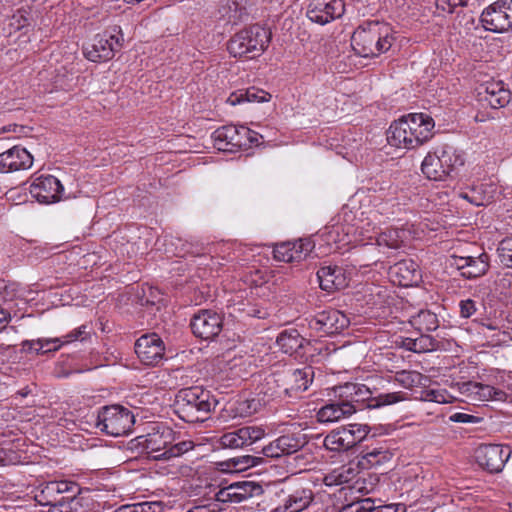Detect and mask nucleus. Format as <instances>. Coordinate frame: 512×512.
I'll list each match as a JSON object with an SVG mask.
<instances>
[{
  "instance_id": "8",
  "label": "nucleus",
  "mask_w": 512,
  "mask_h": 512,
  "mask_svg": "<svg viewBox=\"0 0 512 512\" xmlns=\"http://www.w3.org/2000/svg\"><path fill=\"white\" fill-rule=\"evenodd\" d=\"M133 424V414L119 405L103 407L98 413L97 427L111 436L126 435Z\"/></svg>"
},
{
  "instance_id": "51",
  "label": "nucleus",
  "mask_w": 512,
  "mask_h": 512,
  "mask_svg": "<svg viewBox=\"0 0 512 512\" xmlns=\"http://www.w3.org/2000/svg\"><path fill=\"white\" fill-rule=\"evenodd\" d=\"M262 454L269 458H280L284 456L278 439L263 447Z\"/></svg>"
},
{
  "instance_id": "59",
  "label": "nucleus",
  "mask_w": 512,
  "mask_h": 512,
  "mask_svg": "<svg viewBox=\"0 0 512 512\" xmlns=\"http://www.w3.org/2000/svg\"><path fill=\"white\" fill-rule=\"evenodd\" d=\"M373 512H405V507L402 504H389V505H375Z\"/></svg>"
},
{
  "instance_id": "24",
  "label": "nucleus",
  "mask_w": 512,
  "mask_h": 512,
  "mask_svg": "<svg viewBox=\"0 0 512 512\" xmlns=\"http://www.w3.org/2000/svg\"><path fill=\"white\" fill-rule=\"evenodd\" d=\"M358 410L357 406L348 403H341L336 399H331L329 403L322 406L317 414V420L320 423L338 422L354 414Z\"/></svg>"
},
{
  "instance_id": "19",
  "label": "nucleus",
  "mask_w": 512,
  "mask_h": 512,
  "mask_svg": "<svg viewBox=\"0 0 512 512\" xmlns=\"http://www.w3.org/2000/svg\"><path fill=\"white\" fill-rule=\"evenodd\" d=\"M453 262L466 279H475L485 275L490 267V256L486 252H482L477 256H453Z\"/></svg>"
},
{
  "instance_id": "36",
  "label": "nucleus",
  "mask_w": 512,
  "mask_h": 512,
  "mask_svg": "<svg viewBox=\"0 0 512 512\" xmlns=\"http://www.w3.org/2000/svg\"><path fill=\"white\" fill-rule=\"evenodd\" d=\"M82 500V497L75 494L62 496L47 512H86V508L82 505Z\"/></svg>"
},
{
  "instance_id": "15",
  "label": "nucleus",
  "mask_w": 512,
  "mask_h": 512,
  "mask_svg": "<svg viewBox=\"0 0 512 512\" xmlns=\"http://www.w3.org/2000/svg\"><path fill=\"white\" fill-rule=\"evenodd\" d=\"M243 127L226 125L216 129L212 133L214 146L220 151L234 152L240 149H247L246 136Z\"/></svg>"
},
{
  "instance_id": "3",
  "label": "nucleus",
  "mask_w": 512,
  "mask_h": 512,
  "mask_svg": "<svg viewBox=\"0 0 512 512\" xmlns=\"http://www.w3.org/2000/svg\"><path fill=\"white\" fill-rule=\"evenodd\" d=\"M218 401L208 390L199 386L178 391L174 401V411L187 423L203 422L215 409Z\"/></svg>"
},
{
  "instance_id": "12",
  "label": "nucleus",
  "mask_w": 512,
  "mask_h": 512,
  "mask_svg": "<svg viewBox=\"0 0 512 512\" xmlns=\"http://www.w3.org/2000/svg\"><path fill=\"white\" fill-rule=\"evenodd\" d=\"M348 317L336 309L324 310L317 313L308 321L310 329L317 332L332 335L338 334L349 326Z\"/></svg>"
},
{
  "instance_id": "2",
  "label": "nucleus",
  "mask_w": 512,
  "mask_h": 512,
  "mask_svg": "<svg viewBox=\"0 0 512 512\" xmlns=\"http://www.w3.org/2000/svg\"><path fill=\"white\" fill-rule=\"evenodd\" d=\"M138 445L146 450L147 454L156 461H171L193 450L195 444L191 440L175 442L174 431L166 426L159 425L146 435L137 438Z\"/></svg>"
},
{
  "instance_id": "37",
  "label": "nucleus",
  "mask_w": 512,
  "mask_h": 512,
  "mask_svg": "<svg viewBox=\"0 0 512 512\" xmlns=\"http://www.w3.org/2000/svg\"><path fill=\"white\" fill-rule=\"evenodd\" d=\"M233 489L236 492V503H240L251 497L260 496L263 493L262 486L252 481L234 483Z\"/></svg>"
},
{
  "instance_id": "13",
  "label": "nucleus",
  "mask_w": 512,
  "mask_h": 512,
  "mask_svg": "<svg viewBox=\"0 0 512 512\" xmlns=\"http://www.w3.org/2000/svg\"><path fill=\"white\" fill-rule=\"evenodd\" d=\"M193 334L203 340H212L221 332L223 319L212 310H201L193 316L190 323Z\"/></svg>"
},
{
  "instance_id": "56",
  "label": "nucleus",
  "mask_w": 512,
  "mask_h": 512,
  "mask_svg": "<svg viewBox=\"0 0 512 512\" xmlns=\"http://www.w3.org/2000/svg\"><path fill=\"white\" fill-rule=\"evenodd\" d=\"M353 512H373L374 509V500L371 498H366L359 501L356 504L351 505Z\"/></svg>"
},
{
  "instance_id": "57",
  "label": "nucleus",
  "mask_w": 512,
  "mask_h": 512,
  "mask_svg": "<svg viewBox=\"0 0 512 512\" xmlns=\"http://www.w3.org/2000/svg\"><path fill=\"white\" fill-rule=\"evenodd\" d=\"M86 334V325H81L80 327L76 328L69 334L62 336L63 340H65V344L71 343L76 340H83V335Z\"/></svg>"
},
{
  "instance_id": "44",
  "label": "nucleus",
  "mask_w": 512,
  "mask_h": 512,
  "mask_svg": "<svg viewBox=\"0 0 512 512\" xmlns=\"http://www.w3.org/2000/svg\"><path fill=\"white\" fill-rule=\"evenodd\" d=\"M356 395H354V404H362L365 405L366 408H369V405L372 404V400H374L373 392L364 384L357 383L356 385Z\"/></svg>"
},
{
  "instance_id": "53",
  "label": "nucleus",
  "mask_w": 512,
  "mask_h": 512,
  "mask_svg": "<svg viewBox=\"0 0 512 512\" xmlns=\"http://www.w3.org/2000/svg\"><path fill=\"white\" fill-rule=\"evenodd\" d=\"M460 314L464 318L471 317L476 312V303L472 299L462 300L459 303Z\"/></svg>"
},
{
  "instance_id": "41",
  "label": "nucleus",
  "mask_w": 512,
  "mask_h": 512,
  "mask_svg": "<svg viewBox=\"0 0 512 512\" xmlns=\"http://www.w3.org/2000/svg\"><path fill=\"white\" fill-rule=\"evenodd\" d=\"M356 385L357 383L347 382L343 385L335 386L333 388L335 399L341 403H348L352 406H356L354 404V395H356Z\"/></svg>"
},
{
  "instance_id": "35",
  "label": "nucleus",
  "mask_w": 512,
  "mask_h": 512,
  "mask_svg": "<svg viewBox=\"0 0 512 512\" xmlns=\"http://www.w3.org/2000/svg\"><path fill=\"white\" fill-rule=\"evenodd\" d=\"M391 458L392 453L388 449L383 446L375 447L363 454L359 465L363 468L376 467L390 461Z\"/></svg>"
},
{
  "instance_id": "11",
  "label": "nucleus",
  "mask_w": 512,
  "mask_h": 512,
  "mask_svg": "<svg viewBox=\"0 0 512 512\" xmlns=\"http://www.w3.org/2000/svg\"><path fill=\"white\" fill-rule=\"evenodd\" d=\"M512 449L509 445L481 444L476 448V462L490 473H499L509 460Z\"/></svg>"
},
{
  "instance_id": "17",
  "label": "nucleus",
  "mask_w": 512,
  "mask_h": 512,
  "mask_svg": "<svg viewBox=\"0 0 512 512\" xmlns=\"http://www.w3.org/2000/svg\"><path fill=\"white\" fill-rule=\"evenodd\" d=\"M265 430L259 426H245L231 432L224 433L219 438L222 448L239 449L261 440Z\"/></svg>"
},
{
  "instance_id": "31",
  "label": "nucleus",
  "mask_w": 512,
  "mask_h": 512,
  "mask_svg": "<svg viewBox=\"0 0 512 512\" xmlns=\"http://www.w3.org/2000/svg\"><path fill=\"white\" fill-rule=\"evenodd\" d=\"M63 345H65V340L61 337L39 338L37 340H26L22 343L24 351H34L37 354L57 351Z\"/></svg>"
},
{
  "instance_id": "64",
  "label": "nucleus",
  "mask_w": 512,
  "mask_h": 512,
  "mask_svg": "<svg viewBox=\"0 0 512 512\" xmlns=\"http://www.w3.org/2000/svg\"><path fill=\"white\" fill-rule=\"evenodd\" d=\"M187 512H216V508H211L210 505H199L191 508Z\"/></svg>"
},
{
  "instance_id": "55",
  "label": "nucleus",
  "mask_w": 512,
  "mask_h": 512,
  "mask_svg": "<svg viewBox=\"0 0 512 512\" xmlns=\"http://www.w3.org/2000/svg\"><path fill=\"white\" fill-rule=\"evenodd\" d=\"M450 421L455 423H478L480 418L474 415L457 412L449 417Z\"/></svg>"
},
{
  "instance_id": "6",
  "label": "nucleus",
  "mask_w": 512,
  "mask_h": 512,
  "mask_svg": "<svg viewBox=\"0 0 512 512\" xmlns=\"http://www.w3.org/2000/svg\"><path fill=\"white\" fill-rule=\"evenodd\" d=\"M464 164V160L451 146H445L433 153H428L424 158L421 170L430 180L444 181L450 173Z\"/></svg>"
},
{
  "instance_id": "32",
  "label": "nucleus",
  "mask_w": 512,
  "mask_h": 512,
  "mask_svg": "<svg viewBox=\"0 0 512 512\" xmlns=\"http://www.w3.org/2000/svg\"><path fill=\"white\" fill-rule=\"evenodd\" d=\"M276 342L284 353L292 355L303 347L305 339L296 329H289L281 332Z\"/></svg>"
},
{
  "instance_id": "49",
  "label": "nucleus",
  "mask_w": 512,
  "mask_h": 512,
  "mask_svg": "<svg viewBox=\"0 0 512 512\" xmlns=\"http://www.w3.org/2000/svg\"><path fill=\"white\" fill-rule=\"evenodd\" d=\"M235 494H236V492L233 489V484H231L227 487L220 489L215 494V500L217 502H222V503H226V502L236 503Z\"/></svg>"
},
{
  "instance_id": "48",
  "label": "nucleus",
  "mask_w": 512,
  "mask_h": 512,
  "mask_svg": "<svg viewBox=\"0 0 512 512\" xmlns=\"http://www.w3.org/2000/svg\"><path fill=\"white\" fill-rule=\"evenodd\" d=\"M30 25L26 11L19 10L10 19V26L15 30L23 29Z\"/></svg>"
},
{
  "instance_id": "21",
  "label": "nucleus",
  "mask_w": 512,
  "mask_h": 512,
  "mask_svg": "<svg viewBox=\"0 0 512 512\" xmlns=\"http://www.w3.org/2000/svg\"><path fill=\"white\" fill-rule=\"evenodd\" d=\"M287 396L291 397L294 393L305 391L313 381V369L306 366L302 369H282L279 370Z\"/></svg>"
},
{
  "instance_id": "62",
  "label": "nucleus",
  "mask_w": 512,
  "mask_h": 512,
  "mask_svg": "<svg viewBox=\"0 0 512 512\" xmlns=\"http://www.w3.org/2000/svg\"><path fill=\"white\" fill-rule=\"evenodd\" d=\"M187 512H216V508H211L210 505H199L191 508Z\"/></svg>"
},
{
  "instance_id": "30",
  "label": "nucleus",
  "mask_w": 512,
  "mask_h": 512,
  "mask_svg": "<svg viewBox=\"0 0 512 512\" xmlns=\"http://www.w3.org/2000/svg\"><path fill=\"white\" fill-rule=\"evenodd\" d=\"M270 99L271 95L268 92L255 87H251L246 90H239L237 92L231 93L230 96L227 98V103H229L232 106H235L243 102H268Z\"/></svg>"
},
{
  "instance_id": "23",
  "label": "nucleus",
  "mask_w": 512,
  "mask_h": 512,
  "mask_svg": "<svg viewBox=\"0 0 512 512\" xmlns=\"http://www.w3.org/2000/svg\"><path fill=\"white\" fill-rule=\"evenodd\" d=\"M283 503L278 505L273 512H300L306 509L312 502L314 495L309 488H297L287 491Z\"/></svg>"
},
{
  "instance_id": "42",
  "label": "nucleus",
  "mask_w": 512,
  "mask_h": 512,
  "mask_svg": "<svg viewBox=\"0 0 512 512\" xmlns=\"http://www.w3.org/2000/svg\"><path fill=\"white\" fill-rule=\"evenodd\" d=\"M395 380L404 388H412L422 384L423 375L417 371L402 370L396 373Z\"/></svg>"
},
{
  "instance_id": "25",
  "label": "nucleus",
  "mask_w": 512,
  "mask_h": 512,
  "mask_svg": "<svg viewBox=\"0 0 512 512\" xmlns=\"http://www.w3.org/2000/svg\"><path fill=\"white\" fill-rule=\"evenodd\" d=\"M317 278L321 289L327 292L341 290L348 286L345 271L339 266L321 267L317 272Z\"/></svg>"
},
{
  "instance_id": "10",
  "label": "nucleus",
  "mask_w": 512,
  "mask_h": 512,
  "mask_svg": "<svg viewBox=\"0 0 512 512\" xmlns=\"http://www.w3.org/2000/svg\"><path fill=\"white\" fill-rule=\"evenodd\" d=\"M483 27L495 33L512 30V0H498L481 14Z\"/></svg>"
},
{
  "instance_id": "29",
  "label": "nucleus",
  "mask_w": 512,
  "mask_h": 512,
  "mask_svg": "<svg viewBox=\"0 0 512 512\" xmlns=\"http://www.w3.org/2000/svg\"><path fill=\"white\" fill-rule=\"evenodd\" d=\"M358 474L359 463H348L346 465H342L338 468H335L331 472H329L325 476L324 482L328 486L342 485L355 479Z\"/></svg>"
},
{
  "instance_id": "1",
  "label": "nucleus",
  "mask_w": 512,
  "mask_h": 512,
  "mask_svg": "<svg viewBox=\"0 0 512 512\" xmlns=\"http://www.w3.org/2000/svg\"><path fill=\"white\" fill-rule=\"evenodd\" d=\"M434 120L424 113H414L394 121L387 132V141L391 146L414 149L432 137Z\"/></svg>"
},
{
  "instance_id": "54",
  "label": "nucleus",
  "mask_w": 512,
  "mask_h": 512,
  "mask_svg": "<svg viewBox=\"0 0 512 512\" xmlns=\"http://www.w3.org/2000/svg\"><path fill=\"white\" fill-rule=\"evenodd\" d=\"M463 4V0H436V7L448 13H452L456 7Z\"/></svg>"
},
{
  "instance_id": "45",
  "label": "nucleus",
  "mask_w": 512,
  "mask_h": 512,
  "mask_svg": "<svg viewBox=\"0 0 512 512\" xmlns=\"http://www.w3.org/2000/svg\"><path fill=\"white\" fill-rule=\"evenodd\" d=\"M416 346L414 348V353H423L435 350L437 348V341L430 335L421 333V335L416 338Z\"/></svg>"
},
{
  "instance_id": "9",
  "label": "nucleus",
  "mask_w": 512,
  "mask_h": 512,
  "mask_svg": "<svg viewBox=\"0 0 512 512\" xmlns=\"http://www.w3.org/2000/svg\"><path fill=\"white\" fill-rule=\"evenodd\" d=\"M370 427L366 424H349L339 427L324 438V446L331 451H346L366 439Z\"/></svg>"
},
{
  "instance_id": "43",
  "label": "nucleus",
  "mask_w": 512,
  "mask_h": 512,
  "mask_svg": "<svg viewBox=\"0 0 512 512\" xmlns=\"http://www.w3.org/2000/svg\"><path fill=\"white\" fill-rule=\"evenodd\" d=\"M497 250L501 263L512 268V237L504 238L499 243Z\"/></svg>"
},
{
  "instance_id": "58",
  "label": "nucleus",
  "mask_w": 512,
  "mask_h": 512,
  "mask_svg": "<svg viewBox=\"0 0 512 512\" xmlns=\"http://www.w3.org/2000/svg\"><path fill=\"white\" fill-rule=\"evenodd\" d=\"M243 132L245 133L246 142H247V148H250L252 145H259L260 139H262V136L259 135L257 132L247 128L243 127Z\"/></svg>"
},
{
  "instance_id": "34",
  "label": "nucleus",
  "mask_w": 512,
  "mask_h": 512,
  "mask_svg": "<svg viewBox=\"0 0 512 512\" xmlns=\"http://www.w3.org/2000/svg\"><path fill=\"white\" fill-rule=\"evenodd\" d=\"M403 231L398 229H387L379 234L376 239L377 245L383 249V253L389 250H399L403 246Z\"/></svg>"
},
{
  "instance_id": "33",
  "label": "nucleus",
  "mask_w": 512,
  "mask_h": 512,
  "mask_svg": "<svg viewBox=\"0 0 512 512\" xmlns=\"http://www.w3.org/2000/svg\"><path fill=\"white\" fill-rule=\"evenodd\" d=\"M277 439L279 440L280 448L283 450L284 456L294 454L308 444L306 434L301 431L287 433Z\"/></svg>"
},
{
  "instance_id": "20",
  "label": "nucleus",
  "mask_w": 512,
  "mask_h": 512,
  "mask_svg": "<svg viewBox=\"0 0 512 512\" xmlns=\"http://www.w3.org/2000/svg\"><path fill=\"white\" fill-rule=\"evenodd\" d=\"M314 242L309 239H300L295 242L276 244L273 249L274 258L283 262L302 261L313 251Z\"/></svg>"
},
{
  "instance_id": "50",
  "label": "nucleus",
  "mask_w": 512,
  "mask_h": 512,
  "mask_svg": "<svg viewBox=\"0 0 512 512\" xmlns=\"http://www.w3.org/2000/svg\"><path fill=\"white\" fill-rule=\"evenodd\" d=\"M259 458L251 456V455H245L242 457L234 458L233 464L234 467L238 470H243L248 467H252L258 464Z\"/></svg>"
},
{
  "instance_id": "7",
  "label": "nucleus",
  "mask_w": 512,
  "mask_h": 512,
  "mask_svg": "<svg viewBox=\"0 0 512 512\" xmlns=\"http://www.w3.org/2000/svg\"><path fill=\"white\" fill-rule=\"evenodd\" d=\"M123 41L121 29L115 27L111 33L104 32L95 35L92 41L84 46L83 53L92 62L107 61L112 59L115 52L122 48Z\"/></svg>"
},
{
  "instance_id": "16",
  "label": "nucleus",
  "mask_w": 512,
  "mask_h": 512,
  "mask_svg": "<svg viewBox=\"0 0 512 512\" xmlns=\"http://www.w3.org/2000/svg\"><path fill=\"white\" fill-rule=\"evenodd\" d=\"M63 186L52 175L39 176L30 185V194L44 204L58 202L62 199Z\"/></svg>"
},
{
  "instance_id": "46",
  "label": "nucleus",
  "mask_w": 512,
  "mask_h": 512,
  "mask_svg": "<svg viewBox=\"0 0 512 512\" xmlns=\"http://www.w3.org/2000/svg\"><path fill=\"white\" fill-rule=\"evenodd\" d=\"M160 503L158 502H142L131 505H122L117 508L114 512H154L151 508H159Z\"/></svg>"
},
{
  "instance_id": "63",
  "label": "nucleus",
  "mask_w": 512,
  "mask_h": 512,
  "mask_svg": "<svg viewBox=\"0 0 512 512\" xmlns=\"http://www.w3.org/2000/svg\"><path fill=\"white\" fill-rule=\"evenodd\" d=\"M187 512H216V508H211L210 505H199L191 508Z\"/></svg>"
},
{
  "instance_id": "27",
  "label": "nucleus",
  "mask_w": 512,
  "mask_h": 512,
  "mask_svg": "<svg viewBox=\"0 0 512 512\" xmlns=\"http://www.w3.org/2000/svg\"><path fill=\"white\" fill-rule=\"evenodd\" d=\"M280 379L282 377L278 370L265 377L264 381L259 385V395L263 396L262 401L264 403L287 396L284 384Z\"/></svg>"
},
{
  "instance_id": "22",
  "label": "nucleus",
  "mask_w": 512,
  "mask_h": 512,
  "mask_svg": "<svg viewBox=\"0 0 512 512\" xmlns=\"http://www.w3.org/2000/svg\"><path fill=\"white\" fill-rule=\"evenodd\" d=\"M33 156L23 147L13 146L0 153V172L27 170L33 165Z\"/></svg>"
},
{
  "instance_id": "26",
  "label": "nucleus",
  "mask_w": 512,
  "mask_h": 512,
  "mask_svg": "<svg viewBox=\"0 0 512 512\" xmlns=\"http://www.w3.org/2000/svg\"><path fill=\"white\" fill-rule=\"evenodd\" d=\"M390 274L397 281L398 285L408 287L418 281L419 271L412 260H402L390 268Z\"/></svg>"
},
{
  "instance_id": "60",
  "label": "nucleus",
  "mask_w": 512,
  "mask_h": 512,
  "mask_svg": "<svg viewBox=\"0 0 512 512\" xmlns=\"http://www.w3.org/2000/svg\"><path fill=\"white\" fill-rule=\"evenodd\" d=\"M474 388L476 394H478L484 400H492V386L481 383H476Z\"/></svg>"
},
{
  "instance_id": "28",
  "label": "nucleus",
  "mask_w": 512,
  "mask_h": 512,
  "mask_svg": "<svg viewBox=\"0 0 512 512\" xmlns=\"http://www.w3.org/2000/svg\"><path fill=\"white\" fill-rule=\"evenodd\" d=\"M493 109L506 106L511 100V93L504 88L502 82L488 83L485 87L484 96L482 98Z\"/></svg>"
},
{
  "instance_id": "61",
  "label": "nucleus",
  "mask_w": 512,
  "mask_h": 512,
  "mask_svg": "<svg viewBox=\"0 0 512 512\" xmlns=\"http://www.w3.org/2000/svg\"><path fill=\"white\" fill-rule=\"evenodd\" d=\"M507 393L501 389L492 386V400L495 401H506Z\"/></svg>"
},
{
  "instance_id": "14",
  "label": "nucleus",
  "mask_w": 512,
  "mask_h": 512,
  "mask_svg": "<svg viewBox=\"0 0 512 512\" xmlns=\"http://www.w3.org/2000/svg\"><path fill=\"white\" fill-rule=\"evenodd\" d=\"M344 12L343 0H311L306 15L312 22L325 25L342 17Z\"/></svg>"
},
{
  "instance_id": "4",
  "label": "nucleus",
  "mask_w": 512,
  "mask_h": 512,
  "mask_svg": "<svg viewBox=\"0 0 512 512\" xmlns=\"http://www.w3.org/2000/svg\"><path fill=\"white\" fill-rule=\"evenodd\" d=\"M394 40L389 25L369 22L354 31L351 37V45L359 56L374 57L387 52Z\"/></svg>"
},
{
  "instance_id": "38",
  "label": "nucleus",
  "mask_w": 512,
  "mask_h": 512,
  "mask_svg": "<svg viewBox=\"0 0 512 512\" xmlns=\"http://www.w3.org/2000/svg\"><path fill=\"white\" fill-rule=\"evenodd\" d=\"M411 324L420 332L434 331L439 326L436 314L430 311H420L412 317Z\"/></svg>"
},
{
  "instance_id": "52",
  "label": "nucleus",
  "mask_w": 512,
  "mask_h": 512,
  "mask_svg": "<svg viewBox=\"0 0 512 512\" xmlns=\"http://www.w3.org/2000/svg\"><path fill=\"white\" fill-rule=\"evenodd\" d=\"M259 400L247 399L239 403L238 410L240 414L251 415L257 411Z\"/></svg>"
},
{
  "instance_id": "47",
  "label": "nucleus",
  "mask_w": 512,
  "mask_h": 512,
  "mask_svg": "<svg viewBox=\"0 0 512 512\" xmlns=\"http://www.w3.org/2000/svg\"><path fill=\"white\" fill-rule=\"evenodd\" d=\"M52 483L56 486V490L60 496H65L64 494L71 495L77 494L79 492V487L76 483L70 481H52Z\"/></svg>"
},
{
  "instance_id": "18",
  "label": "nucleus",
  "mask_w": 512,
  "mask_h": 512,
  "mask_svg": "<svg viewBox=\"0 0 512 512\" xmlns=\"http://www.w3.org/2000/svg\"><path fill=\"white\" fill-rule=\"evenodd\" d=\"M164 343L155 333L141 336L135 343V352L140 361L148 366L158 364L164 356Z\"/></svg>"
},
{
  "instance_id": "40",
  "label": "nucleus",
  "mask_w": 512,
  "mask_h": 512,
  "mask_svg": "<svg viewBox=\"0 0 512 512\" xmlns=\"http://www.w3.org/2000/svg\"><path fill=\"white\" fill-rule=\"evenodd\" d=\"M404 400H407V393L401 391L381 393L374 397L372 404L369 405V409H377L393 405Z\"/></svg>"
},
{
  "instance_id": "39",
  "label": "nucleus",
  "mask_w": 512,
  "mask_h": 512,
  "mask_svg": "<svg viewBox=\"0 0 512 512\" xmlns=\"http://www.w3.org/2000/svg\"><path fill=\"white\" fill-rule=\"evenodd\" d=\"M56 486L51 482L46 483L36 494V501L42 506L52 508L62 497L58 494Z\"/></svg>"
},
{
  "instance_id": "5",
  "label": "nucleus",
  "mask_w": 512,
  "mask_h": 512,
  "mask_svg": "<svg viewBox=\"0 0 512 512\" xmlns=\"http://www.w3.org/2000/svg\"><path fill=\"white\" fill-rule=\"evenodd\" d=\"M271 37L272 33L268 28L254 24L232 36L227 49L233 57L253 59L267 49Z\"/></svg>"
}]
</instances>
